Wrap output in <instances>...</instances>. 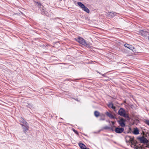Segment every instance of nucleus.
Instances as JSON below:
<instances>
[{"label": "nucleus", "mask_w": 149, "mask_h": 149, "mask_svg": "<svg viewBox=\"0 0 149 149\" xmlns=\"http://www.w3.org/2000/svg\"><path fill=\"white\" fill-rule=\"evenodd\" d=\"M74 99L75 100H76V101H78V100L77 99Z\"/></svg>", "instance_id": "33"}, {"label": "nucleus", "mask_w": 149, "mask_h": 149, "mask_svg": "<svg viewBox=\"0 0 149 149\" xmlns=\"http://www.w3.org/2000/svg\"><path fill=\"white\" fill-rule=\"evenodd\" d=\"M97 73H99L100 74H102V73H100V72H98V71H97Z\"/></svg>", "instance_id": "31"}, {"label": "nucleus", "mask_w": 149, "mask_h": 149, "mask_svg": "<svg viewBox=\"0 0 149 149\" xmlns=\"http://www.w3.org/2000/svg\"><path fill=\"white\" fill-rule=\"evenodd\" d=\"M124 130V129L123 128L117 127L115 128V131L116 132L120 134L123 132Z\"/></svg>", "instance_id": "10"}, {"label": "nucleus", "mask_w": 149, "mask_h": 149, "mask_svg": "<svg viewBox=\"0 0 149 149\" xmlns=\"http://www.w3.org/2000/svg\"><path fill=\"white\" fill-rule=\"evenodd\" d=\"M111 108L113 109H116V107L115 106H114L113 105L111 106Z\"/></svg>", "instance_id": "27"}, {"label": "nucleus", "mask_w": 149, "mask_h": 149, "mask_svg": "<svg viewBox=\"0 0 149 149\" xmlns=\"http://www.w3.org/2000/svg\"><path fill=\"white\" fill-rule=\"evenodd\" d=\"M146 137L147 136H149V133H147V134H146Z\"/></svg>", "instance_id": "29"}, {"label": "nucleus", "mask_w": 149, "mask_h": 149, "mask_svg": "<svg viewBox=\"0 0 149 149\" xmlns=\"http://www.w3.org/2000/svg\"><path fill=\"white\" fill-rule=\"evenodd\" d=\"M137 139L140 141L141 143L144 144L146 143V145H147L148 143V140L144 136L138 137Z\"/></svg>", "instance_id": "6"}, {"label": "nucleus", "mask_w": 149, "mask_h": 149, "mask_svg": "<svg viewBox=\"0 0 149 149\" xmlns=\"http://www.w3.org/2000/svg\"><path fill=\"white\" fill-rule=\"evenodd\" d=\"M72 130H73L74 132L75 133V134H77V135H78L79 134V133H78V132L77 130H75L74 129H72Z\"/></svg>", "instance_id": "22"}, {"label": "nucleus", "mask_w": 149, "mask_h": 149, "mask_svg": "<svg viewBox=\"0 0 149 149\" xmlns=\"http://www.w3.org/2000/svg\"><path fill=\"white\" fill-rule=\"evenodd\" d=\"M133 133L135 135H137L139 134V132L138 129L137 128L135 129L133 131Z\"/></svg>", "instance_id": "14"}, {"label": "nucleus", "mask_w": 149, "mask_h": 149, "mask_svg": "<svg viewBox=\"0 0 149 149\" xmlns=\"http://www.w3.org/2000/svg\"><path fill=\"white\" fill-rule=\"evenodd\" d=\"M124 46L125 47H126L132 50L134 53H137L136 50L135 49V48L133 47L132 45L126 43L124 44Z\"/></svg>", "instance_id": "8"}, {"label": "nucleus", "mask_w": 149, "mask_h": 149, "mask_svg": "<svg viewBox=\"0 0 149 149\" xmlns=\"http://www.w3.org/2000/svg\"><path fill=\"white\" fill-rule=\"evenodd\" d=\"M75 40L79 43L82 45L88 47L90 48L91 46L88 43H87L86 40L83 38L78 37L77 38H75Z\"/></svg>", "instance_id": "1"}, {"label": "nucleus", "mask_w": 149, "mask_h": 149, "mask_svg": "<svg viewBox=\"0 0 149 149\" xmlns=\"http://www.w3.org/2000/svg\"><path fill=\"white\" fill-rule=\"evenodd\" d=\"M80 148L82 149H84L86 146L83 143H80L79 144Z\"/></svg>", "instance_id": "15"}, {"label": "nucleus", "mask_w": 149, "mask_h": 149, "mask_svg": "<svg viewBox=\"0 0 149 149\" xmlns=\"http://www.w3.org/2000/svg\"><path fill=\"white\" fill-rule=\"evenodd\" d=\"M104 117H101V118L100 119V120H105Z\"/></svg>", "instance_id": "25"}, {"label": "nucleus", "mask_w": 149, "mask_h": 149, "mask_svg": "<svg viewBox=\"0 0 149 149\" xmlns=\"http://www.w3.org/2000/svg\"><path fill=\"white\" fill-rule=\"evenodd\" d=\"M109 130H111V131H113V127H112L111 124H110V129Z\"/></svg>", "instance_id": "26"}, {"label": "nucleus", "mask_w": 149, "mask_h": 149, "mask_svg": "<svg viewBox=\"0 0 149 149\" xmlns=\"http://www.w3.org/2000/svg\"><path fill=\"white\" fill-rule=\"evenodd\" d=\"M113 105V104L112 102H110L107 105L108 107H110L111 106H112Z\"/></svg>", "instance_id": "23"}, {"label": "nucleus", "mask_w": 149, "mask_h": 149, "mask_svg": "<svg viewBox=\"0 0 149 149\" xmlns=\"http://www.w3.org/2000/svg\"><path fill=\"white\" fill-rule=\"evenodd\" d=\"M148 40H149V37H148Z\"/></svg>", "instance_id": "35"}, {"label": "nucleus", "mask_w": 149, "mask_h": 149, "mask_svg": "<svg viewBox=\"0 0 149 149\" xmlns=\"http://www.w3.org/2000/svg\"><path fill=\"white\" fill-rule=\"evenodd\" d=\"M101 117H104L105 115L104 114H101L100 115V114L99 115Z\"/></svg>", "instance_id": "24"}, {"label": "nucleus", "mask_w": 149, "mask_h": 149, "mask_svg": "<svg viewBox=\"0 0 149 149\" xmlns=\"http://www.w3.org/2000/svg\"><path fill=\"white\" fill-rule=\"evenodd\" d=\"M125 110L123 108H121L118 111V114L120 116H122L125 112Z\"/></svg>", "instance_id": "11"}, {"label": "nucleus", "mask_w": 149, "mask_h": 149, "mask_svg": "<svg viewBox=\"0 0 149 149\" xmlns=\"http://www.w3.org/2000/svg\"><path fill=\"white\" fill-rule=\"evenodd\" d=\"M105 114L107 116L111 119H117V118L114 117L111 113L108 111H107Z\"/></svg>", "instance_id": "12"}, {"label": "nucleus", "mask_w": 149, "mask_h": 149, "mask_svg": "<svg viewBox=\"0 0 149 149\" xmlns=\"http://www.w3.org/2000/svg\"><path fill=\"white\" fill-rule=\"evenodd\" d=\"M126 120L123 118H120L119 120H118L117 122L122 127H125V122Z\"/></svg>", "instance_id": "7"}, {"label": "nucleus", "mask_w": 149, "mask_h": 149, "mask_svg": "<svg viewBox=\"0 0 149 149\" xmlns=\"http://www.w3.org/2000/svg\"><path fill=\"white\" fill-rule=\"evenodd\" d=\"M146 147L149 148V145L145 146L143 145L141 146V148L142 149H145V148Z\"/></svg>", "instance_id": "19"}, {"label": "nucleus", "mask_w": 149, "mask_h": 149, "mask_svg": "<svg viewBox=\"0 0 149 149\" xmlns=\"http://www.w3.org/2000/svg\"><path fill=\"white\" fill-rule=\"evenodd\" d=\"M108 15L110 16V17H113L116 15V13L112 12H109L108 13Z\"/></svg>", "instance_id": "13"}, {"label": "nucleus", "mask_w": 149, "mask_h": 149, "mask_svg": "<svg viewBox=\"0 0 149 149\" xmlns=\"http://www.w3.org/2000/svg\"><path fill=\"white\" fill-rule=\"evenodd\" d=\"M59 19V18H58V17L55 18L54 19Z\"/></svg>", "instance_id": "34"}, {"label": "nucleus", "mask_w": 149, "mask_h": 149, "mask_svg": "<svg viewBox=\"0 0 149 149\" xmlns=\"http://www.w3.org/2000/svg\"><path fill=\"white\" fill-rule=\"evenodd\" d=\"M139 33L140 35L144 37H146L148 35H149V32L148 31H144L142 30H141L139 31Z\"/></svg>", "instance_id": "9"}, {"label": "nucleus", "mask_w": 149, "mask_h": 149, "mask_svg": "<svg viewBox=\"0 0 149 149\" xmlns=\"http://www.w3.org/2000/svg\"><path fill=\"white\" fill-rule=\"evenodd\" d=\"M126 142V143H131L132 145H133L134 146H136V144L134 142V137H131L129 136H127L125 137Z\"/></svg>", "instance_id": "3"}, {"label": "nucleus", "mask_w": 149, "mask_h": 149, "mask_svg": "<svg viewBox=\"0 0 149 149\" xmlns=\"http://www.w3.org/2000/svg\"><path fill=\"white\" fill-rule=\"evenodd\" d=\"M100 114V113L98 111H95L94 112V115L95 117H98L99 116Z\"/></svg>", "instance_id": "17"}, {"label": "nucleus", "mask_w": 149, "mask_h": 149, "mask_svg": "<svg viewBox=\"0 0 149 149\" xmlns=\"http://www.w3.org/2000/svg\"><path fill=\"white\" fill-rule=\"evenodd\" d=\"M144 123L149 126V120H146L144 121Z\"/></svg>", "instance_id": "21"}, {"label": "nucleus", "mask_w": 149, "mask_h": 149, "mask_svg": "<svg viewBox=\"0 0 149 149\" xmlns=\"http://www.w3.org/2000/svg\"><path fill=\"white\" fill-rule=\"evenodd\" d=\"M26 106L28 108L31 109L32 107L31 104L28 103H25Z\"/></svg>", "instance_id": "16"}, {"label": "nucleus", "mask_w": 149, "mask_h": 149, "mask_svg": "<svg viewBox=\"0 0 149 149\" xmlns=\"http://www.w3.org/2000/svg\"><path fill=\"white\" fill-rule=\"evenodd\" d=\"M36 5H37L38 7H39L40 10L41 11V14L47 16L48 15V13L43 8H44V6L40 2H36Z\"/></svg>", "instance_id": "2"}, {"label": "nucleus", "mask_w": 149, "mask_h": 149, "mask_svg": "<svg viewBox=\"0 0 149 149\" xmlns=\"http://www.w3.org/2000/svg\"><path fill=\"white\" fill-rule=\"evenodd\" d=\"M122 116H123L125 118H130L129 115L126 113V112Z\"/></svg>", "instance_id": "18"}, {"label": "nucleus", "mask_w": 149, "mask_h": 149, "mask_svg": "<svg viewBox=\"0 0 149 149\" xmlns=\"http://www.w3.org/2000/svg\"><path fill=\"white\" fill-rule=\"evenodd\" d=\"M112 124L113 125H114L115 124V123L114 122L112 121L111 122Z\"/></svg>", "instance_id": "30"}, {"label": "nucleus", "mask_w": 149, "mask_h": 149, "mask_svg": "<svg viewBox=\"0 0 149 149\" xmlns=\"http://www.w3.org/2000/svg\"><path fill=\"white\" fill-rule=\"evenodd\" d=\"M119 118H120V117H119Z\"/></svg>", "instance_id": "36"}, {"label": "nucleus", "mask_w": 149, "mask_h": 149, "mask_svg": "<svg viewBox=\"0 0 149 149\" xmlns=\"http://www.w3.org/2000/svg\"><path fill=\"white\" fill-rule=\"evenodd\" d=\"M84 149H89L88 148H86V147Z\"/></svg>", "instance_id": "32"}, {"label": "nucleus", "mask_w": 149, "mask_h": 149, "mask_svg": "<svg viewBox=\"0 0 149 149\" xmlns=\"http://www.w3.org/2000/svg\"><path fill=\"white\" fill-rule=\"evenodd\" d=\"M22 123L23 124H21L23 128V131L25 133H26V132L28 130L29 128L28 123L24 120H23V121L22 122Z\"/></svg>", "instance_id": "4"}, {"label": "nucleus", "mask_w": 149, "mask_h": 149, "mask_svg": "<svg viewBox=\"0 0 149 149\" xmlns=\"http://www.w3.org/2000/svg\"><path fill=\"white\" fill-rule=\"evenodd\" d=\"M77 4L83 10L87 13H89V10L81 2H78L77 3Z\"/></svg>", "instance_id": "5"}, {"label": "nucleus", "mask_w": 149, "mask_h": 149, "mask_svg": "<svg viewBox=\"0 0 149 149\" xmlns=\"http://www.w3.org/2000/svg\"><path fill=\"white\" fill-rule=\"evenodd\" d=\"M106 74V73H105L104 74H101V75L104 77H106V75H105V74Z\"/></svg>", "instance_id": "28"}, {"label": "nucleus", "mask_w": 149, "mask_h": 149, "mask_svg": "<svg viewBox=\"0 0 149 149\" xmlns=\"http://www.w3.org/2000/svg\"><path fill=\"white\" fill-rule=\"evenodd\" d=\"M110 126H106L104 127V129L105 130H110Z\"/></svg>", "instance_id": "20"}]
</instances>
